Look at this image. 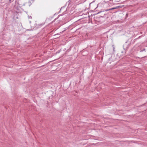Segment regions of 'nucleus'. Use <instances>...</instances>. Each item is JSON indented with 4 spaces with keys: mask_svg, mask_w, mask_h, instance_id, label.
I'll use <instances>...</instances> for the list:
<instances>
[{
    "mask_svg": "<svg viewBox=\"0 0 147 147\" xmlns=\"http://www.w3.org/2000/svg\"><path fill=\"white\" fill-rule=\"evenodd\" d=\"M29 18H31V16H30L29 17Z\"/></svg>",
    "mask_w": 147,
    "mask_h": 147,
    "instance_id": "f03ea898",
    "label": "nucleus"
},
{
    "mask_svg": "<svg viewBox=\"0 0 147 147\" xmlns=\"http://www.w3.org/2000/svg\"><path fill=\"white\" fill-rule=\"evenodd\" d=\"M100 12H98V13H100Z\"/></svg>",
    "mask_w": 147,
    "mask_h": 147,
    "instance_id": "20e7f679",
    "label": "nucleus"
},
{
    "mask_svg": "<svg viewBox=\"0 0 147 147\" xmlns=\"http://www.w3.org/2000/svg\"><path fill=\"white\" fill-rule=\"evenodd\" d=\"M145 49H144V50H143V51H145Z\"/></svg>",
    "mask_w": 147,
    "mask_h": 147,
    "instance_id": "7ed1b4c3",
    "label": "nucleus"
},
{
    "mask_svg": "<svg viewBox=\"0 0 147 147\" xmlns=\"http://www.w3.org/2000/svg\"><path fill=\"white\" fill-rule=\"evenodd\" d=\"M119 7H120V6H117V7H113V8H112L111 9H109L107 10H106V11H108V10H112V9H116L117 8H119Z\"/></svg>",
    "mask_w": 147,
    "mask_h": 147,
    "instance_id": "f257e3e1",
    "label": "nucleus"
},
{
    "mask_svg": "<svg viewBox=\"0 0 147 147\" xmlns=\"http://www.w3.org/2000/svg\"><path fill=\"white\" fill-rule=\"evenodd\" d=\"M11 0H10V1Z\"/></svg>",
    "mask_w": 147,
    "mask_h": 147,
    "instance_id": "39448f33",
    "label": "nucleus"
}]
</instances>
